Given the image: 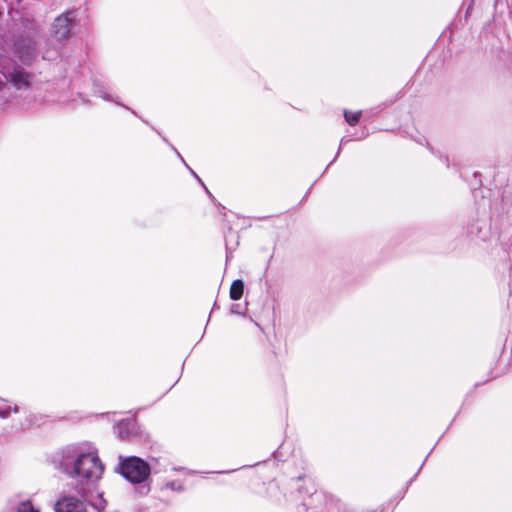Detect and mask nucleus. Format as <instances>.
Returning <instances> with one entry per match:
<instances>
[{
  "instance_id": "1",
  "label": "nucleus",
  "mask_w": 512,
  "mask_h": 512,
  "mask_svg": "<svg viewBox=\"0 0 512 512\" xmlns=\"http://www.w3.org/2000/svg\"><path fill=\"white\" fill-rule=\"evenodd\" d=\"M61 467L67 475L87 483L98 481L104 470L96 449L90 444L67 447Z\"/></svg>"
},
{
  "instance_id": "2",
  "label": "nucleus",
  "mask_w": 512,
  "mask_h": 512,
  "mask_svg": "<svg viewBox=\"0 0 512 512\" xmlns=\"http://www.w3.org/2000/svg\"><path fill=\"white\" fill-rule=\"evenodd\" d=\"M25 66H0V100L10 96V86L16 90L27 89L32 84V75L24 71Z\"/></svg>"
},
{
  "instance_id": "3",
  "label": "nucleus",
  "mask_w": 512,
  "mask_h": 512,
  "mask_svg": "<svg viewBox=\"0 0 512 512\" xmlns=\"http://www.w3.org/2000/svg\"><path fill=\"white\" fill-rule=\"evenodd\" d=\"M120 473L131 483H142L150 475V466L141 458L132 456L120 462Z\"/></svg>"
},
{
  "instance_id": "4",
  "label": "nucleus",
  "mask_w": 512,
  "mask_h": 512,
  "mask_svg": "<svg viewBox=\"0 0 512 512\" xmlns=\"http://www.w3.org/2000/svg\"><path fill=\"white\" fill-rule=\"evenodd\" d=\"M74 24L75 19L72 12L58 16L55 18L51 27L52 37L59 42L67 40L71 36Z\"/></svg>"
},
{
  "instance_id": "5",
  "label": "nucleus",
  "mask_w": 512,
  "mask_h": 512,
  "mask_svg": "<svg viewBox=\"0 0 512 512\" xmlns=\"http://www.w3.org/2000/svg\"><path fill=\"white\" fill-rule=\"evenodd\" d=\"M56 512H87L85 501L74 496L65 494L59 497L55 503Z\"/></svg>"
},
{
  "instance_id": "6",
  "label": "nucleus",
  "mask_w": 512,
  "mask_h": 512,
  "mask_svg": "<svg viewBox=\"0 0 512 512\" xmlns=\"http://www.w3.org/2000/svg\"><path fill=\"white\" fill-rule=\"evenodd\" d=\"M244 291V284L242 280H235L230 287V298L232 300H239Z\"/></svg>"
},
{
  "instance_id": "7",
  "label": "nucleus",
  "mask_w": 512,
  "mask_h": 512,
  "mask_svg": "<svg viewBox=\"0 0 512 512\" xmlns=\"http://www.w3.org/2000/svg\"><path fill=\"white\" fill-rule=\"evenodd\" d=\"M360 116H361V111H356V112L345 111V113H344L345 120L349 125H356L359 121Z\"/></svg>"
},
{
  "instance_id": "8",
  "label": "nucleus",
  "mask_w": 512,
  "mask_h": 512,
  "mask_svg": "<svg viewBox=\"0 0 512 512\" xmlns=\"http://www.w3.org/2000/svg\"><path fill=\"white\" fill-rule=\"evenodd\" d=\"M16 512H32V499H26L20 502L17 506Z\"/></svg>"
},
{
  "instance_id": "9",
  "label": "nucleus",
  "mask_w": 512,
  "mask_h": 512,
  "mask_svg": "<svg viewBox=\"0 0 512 512\" xmlns=\"http://www.w3.org/2000/svg\"><path fill=\"white\" fill-rule=\"evenodd\" d=\"M164 488L177 492L183 491L184 489L183 484L175 480L167 481L164 485Z\"/></svg>"
},
{
  "instance_id": "10",
  "label": "nucleus",
  "mask_w": 512,
  "mask_h": 512,
  "mask_svg": "<svg viewBox=\"0 0 512 512\" xmlns=\"http://www.w3.org/2000/svg\"><path fill=\"white\" fill-rule=\"evenodd\" d=\"M11 414V407L0 400V418L6 419Z\"/></svg>"
},
{
  "instance_id": "11",
  "label": "nucleus",
  "mask_w": 512,
  "mask_h": 512,
  "mask_svg": "<svg viewBox=\"0 0 512 512\" xmlns=\"http://www.w3.org/2000/svg\"><path fill=\"white\" fill-rule=\"evenodd\" d=\"M43 60L52 61L53 58L50 55H47V56H43Z\"/></svg>"
},
{
  "instance_id": "12",
  "label": "nucleus",
  "mask_w": 512,
  "mask_h": 512,
  "mask_svg": "<svg viewBox=\"0 0 512 512\" xmlns=\"http://www.w3.org/2000/svg\"><path fill=\"white\" fill-rule=\"evenodd\" d=\"M189 170L191 171L192 175H194L197 178V180L199 182H201V179L197 176V174L193 170H191L190 168H189Z\"/></svg>"
},
{
  "instance_id": "13",
  "label": "nucleus",
  "mask_w": 512,
  "mask_h": 512,
  "mask_svg": "<svg viewBox=\"0 0 512 512\" xmlns=\"http://www.w3.org/2000/svg\"><path fill=\"white\" fill-rule=\"evenodd\" d=\"M13 411H14L15 413H17V412L19 411V408H18V406H17V405H15V406H14Z\"/></svg>"
},
{
  "instance_id": "14",
  "label": "nucleus",
  "mask_w": 512,
  "mask_h": 512,
  "mask_svg": "<svg viewBox=\"0 0 512 512\" xmlns=\"http://www.w3.org/2000/svg\"><path fill=\"white\" fill-rule=\"evenodd\" d=\"M2 15V10L0 9V16Z\"/></svg>"
}]
</instances>
